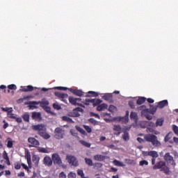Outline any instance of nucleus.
Returning a JSON list of instances; mask_svg holds the SVG:
<instances>
[{"label": "nucleus", "instance_id": "obj_58", "mask_svg": "<svg viewBox=\"0 0 178 178\" xmlns=\"http://www.w3.org/2000/svg\"><path fill=\"white\" fill-rule=\"evenodd\" d=\"M8 148H12L13 147V142L12 140H8L7 143Z\"/></svg>", "mask_w": 178, "mask_h": 178}, {"label": "nucleus", "instance_id": "obj_40", "mask_svg": "<svg viewBox=\"0 0 178 178\" xmlns=\"http://www.w3.org/2000/svg\"><path fill=\"white\" fill-rule=\"evenodd\" d=\"M145 124H146V126H148L149 127H152V128L156 127V124L151 121H146Z\"/></svg>", "mask_w": 178, "mask_h": 178}, {"label": "nucleus", "instance_id": "obj_3", "mask_svg": "<svg viewBox=\"0 0 178 178\" xmlns=\"http://www.w3.org/2000/svg\"><path fill=\"white\" fill-rule=\"evenodd\" d=\"M144 139L145 141H147V143H151L153 147H161L162 144L159 140H158V137L154 134H146L144 136Z\"/></svg>", "mask_w": 178, "mask_h": 178}, {"label": "nucleus", "instance_id": "obj_23", "mask_svg": "<svg viewBox=\"0 0 178 178\" xmlns=\"http://www.w3.org/2000/svg\"><path fill=\"white\" fill-rule=\"evenodd\" d=\"M150 108L149 109V112L151 113V115H155V112H156V109H158V106H152L149 105Z\"/></svg>", "mask_w": 178, "mask_h": 178}, {"label": "nucleus", "instance_id": "obj_17", "mask_svg": "<svg viewBox=\"0 0 178 178\" xmlns=\"http://www.w3.org/2000/svg\"><path fill=\"white\" fill-rule=\"evenodd\" d=\"M105 109H108V104H106L105 103L99 104L97 107V111H98V112H101L102 111H105Z\"/></svg>", "mask_w": 178, "mask_h": 178}, {"label": "nucleus", "instance_id": "obj_52", "mask_svg": "<svg viewBox=\"0 0 178 178\" xmlns=\"http://www.w3.org/2000/svg\"><path fill=\"white\" fill-rule=\"evenodd\" d=\"M53 108L54 109H56L57 111H60V109H62V107L58 104H53Z\"/></svg>", "mask_w": 178, "mask_h": 178}, {"label": "nucleus", "instance_id": "obj_4", "mask_svg": "<svg viewBox=\"0 0 178 178\" xmlns=\"http://www.w3.org/2000/svg\"><path fill=\"white\" fill-rule=\"evenodd\" d=\"M68 101L70 104H71L72 105H74V106H81V108H86L84 105L80 103L81 102V98H76V97L70 96L68 97Z\"/></svg>", "mask_w": 178, "mask_h": 178}, {"label": "nucleus", "instance_id": "obj_64", "mask_svg": "<svg viewBox=\"0 0 178 178\" xmlns=\"http://www.w3.org/2000/svg\"><path fill=\"white\" fill-rule=\"evenodd\" d=\"M15 121L17 122V123H22V122H23V120H22V118L19 117V118H15Z\"/></svg>", "mask_w": 178, "mask_h": 178}, {"label": "nucleus", "instance_id": "obj_46", "mask_svg": "<svg viewBox=\"0 0 178 178\" xmlns=\"http://www.w3.org/2000/svg\"><path fill=\"white\" fill-rule=\"evenodd\" d=\"M144 165L145 166H148V162L147 161V160H143L139 162L140 166H144Z\"/></svg>", "mask_w": 178, "mask_h": 178}, {"label": "nucleus", "instance_id": "obj_45", "mask_svg": "<svg viewBox=\"0 0 178 178\" xmlns=\"http://www.w3.org/2000/svg\"><path fill=\"white\" fill-rule=\"evenodd\" d=\"M156 127H158V126H162L163 124V120L161 119H158L156 122Z\"/></svg>", "mask_w": 178, "mask_h": 178}, {"label": "nucleus", "instance_id": "obj_22", "mask_svg": "<svg viewBox=\"0 0 178 178\" xmlns=\"http://www.w3.org/2000/svg\"><path fill=\"white\" fill-rule=\"evenodd\" d=\"M95 161H98L99 162H102L104 159H105V156L101 155V154H97L94 156Z\"/></svg>", "mask_w": 178, "mask_h": 178}, {"label": "nucleus", "instance_id": "obj_42", "mask_svg": "<svg viewBox=\"0 0 178 178\" xmlns=\"http://www.w3.org/2000/svg\"><path fill=\"white\" fill-rule=\"evenodd\" d=\"M94 102H95L94 99H86V100H85V104L87 106L90 105V103L93 104Z\"/></svg>", "mask_w": 178, "mask_h": 178}, {"label": "nucleus", "instance_id": "obj_11", "mask_svg": "<svg viewBox=\"0 0 178 178\" xmlns=\"http://www.w3.org/2000/svg\"><path fill=\"white\" fill-rule=\"evenodd\" d=\"M28 142L30 143V144H32V147H37L40 146V141L35 138H29Z\"/></svg>", "mask_w": 178, "mask_h": 178}, {"label": "nucleus", "instance_id": "obj_18", "mask_svg": "<svg viewBox=\"0 0 178 178\" xmlns=\"http://www.w3.org/2000/svg\"><path fill=\"white\" fill-rule=\"evenodd\" d=\"M33 90L34 87L29 85L27 87H23L22 89H20V91H22L23 92H29V91H33Z\"/></svg>", "mask_w": 178, "mask_h": 178}, {"label": "nucleus", "instance_id": "obj_48", "mask_svg": "<svg viewBox=\"0 0 178 178\" xmlns=\"http://www.w3.org/2000/svg\"><path fill=\"white\" fill-rule=\"evenodd\" d=\"M83 127L87 133H91L92 131V129L88 125H83Z\"/></svg>", "mask_w": 178, "mask_h": 178}, {"label": "nucleus", "instance_id": "obj_12", "mask_svg": "<svg viewBox=\"0 0 178 178\" xmlns=\"http://www.w3.org/2000/svg\"><path fill=\"white\" fill-rule=\"evenodd\" d=\"M70 92H72L74 95H76L77 97H83L84 95V92L80 90H74L73 88H68Z\"/></svg>", "mask_w": 178, "mask_h": 178}, {"label": "nucleus", "instance_id": "obj_29", "mask_svg": "<svg viewBox=\"0 0 178 178\" xmlns=\"http://www.w3.org/2000/svg\"><path fill=\"white\" fill-rule=\"evenodd\" d=\"M173 137V133L172 132H169L164 138L165 143H168L170 138Z\"/></svg>", "mask_w": 178, "mask_h": 178}, {"label": "nucleus", "instance_id": "obj_53", "mask_svg": "<svg viewBox=\"0 0 178 178\" xmlns=\"http://www.w3.org/2000/svg\"><path fill=\"white\" fill-rule=\"evenodd\" d=\"M14 166H15V169H16V170H19V169L22 168V164H20V163H15Z\"/></svg>", "mask_w": 178, "mask_h": 178}, {"label": "nucleus", "instance_id": "obj_14", "mask_svg": "<svg viewBox=\"0 0 178 178\" xmlns=\"http://www.w3.org/2000/svg\"><path fill=\"white\" fill-rule=\"evenodd\" d=\"M32 119L33 120H41L42 119V118L41 117V113L33 112L32 113Z\"/></svg>", "mask_w": 178, "mask_h": 178}, {"label": "nucleus", "instance_id": "obj_9", "mask_svg": "<svg viewBox=\"0 0 178 178\" xmlns=\"http://www.w3.org/2000/svg\"><path fill=\"white\" fill-rule=\"evenodd\" d=\"M54 95H56V97H58V98H60L61 101H63V102H65V104H67V100L66 99V98H68L69 95L65 93H60V92H55Z\"/></svg>", "mask_w": 178, "mask_h": 178}, {"label": "nucleus", "instance_id": "obj_37", "mask_svg": "<svg viewBox=\"0 0 178 178\" xmlns=\"http://www.w3.org/2000/svg\"><path fill=\"white\" fill-rule=\"evenodd\" d=\"M95 102H93L92 106H98L99 105V104H102V100L100 99H94Z\"/></svg>", "mask_w": 178, "mask_h": 178}, {"label": "nucleus", "instance_id": "obj_63", "mask_svg": "<svg viewBox=\"0 0 178 178\" xmlns=\"http://www.w3.org/2000/svg\"><path fill=\"white\" fill-rule=\"evenodd\" d=\"M59 178H66V174H65V172H61L60 173Z\"/></svg>", "mask_w": 178, "mask_h": 178}, {"label": "nucleus", "instance_id": "obj_36", "mask_svg": "<svg viewBox=\"0 0 178 178\" xmlns=\"http://www.w3.org/2000/svg\"><path fill=\"white\" fill-rule=\"evenodd\" d=\"M112 97V94H106L103 96V99L105 101H111Z\"/></svg>", "mask_w": 178, "mask_h": 178}, {"label": "nucleus", "instance_id": "obj_27", "mask_svg": "<svg viewBox=\"0 0 178 178\" xmlns=\"http://www.w3.org/2000/svg\"><path fill=\"white\" fill-rule=\"evenodd\" d=\"M22 119L24 120V122H30V114L29 113H25L22 115Z\"/></svg>", "mask_w": 178, "mask_h": 178}, {"label": "nucleus", "instance_id": "obj_55", "mask_svg": "<svg viewBox=\"0 0 178 178\" xmlns=\"http://www.w3.org/2000/svg\"><path fill=\"white\" fill-rule=\"evenodd\" d=\"M90 116H93L94 118H96L97 119H101V116H99V115H98L94 112H90Z\"/></svg>", "mask_w": 178, "mask_h": 178}, {"label": "nucleus", "instance_id": "obj_1", "mask_svg": "<svg viewBox=\"0 0 178 178\" xmlns=\"http://www.w3.org/2000/svg\"><path fill=\"white\" fill-rule=\"evenodd\" d=\"M32 130L38 131V134L44 140H48L51 138V135L47 133V127L44 124L32 125Z\"/></svg>", "mask_w": 178, "mask_h": 178}, {"label": "nucleus", "instance_id": "obj_7", "mask_svg": "<svg viewBox=\"0 0 178 178\" xmlns=\"http://www.w3.org/2000/svg\"><path fill=\"white\" fill-rule=\"evenodd\" d=\"M164 161L168 164V165H176V163H175V159H173V156L170 155V153L168 152L165 153L163 156Z\"/></svg>", "mask_w": 178, "mask_h": 178}, {"label": "nucleus", "instance_id": "obj_19", "mask_svg": "<svg viewBox=\"0 0 178 178\" xmlns=\"http://www.w3.org/2000/svg\"><path fill=\"white\" fill-rule=\"evenodd\" d=\"M138 110L141 111L142 115H144V113H147V112H149V108H147V106L145 105H142L139 106Z\"/></svg>", "mask_w": 178, "mask_h": 178}, {"label": "nucleus", "instance_id": "obj_32", "mask_svg": "<svg viewBox=\"0 0 178 178\" xmlns=\"http://www.w3.org/2000/svg\"><path fill=\"white\" fill-rule=\"evenodd\" d=\"M113 165H115V166H122V167L125 166V165L122 162L116 159H115L113 161Z\"/></svg>", "mask_w": 178, "mask_h": 178}, {"label": "nucleus", "instance_id": "obj_34", "mask_svg": "<svg viewBox=\"0 0 178 178\" xmlns=\"http://www.w3.org/2000/svg\"><path fill=\"white\" fill-rule=\"evenodd\" d=\"M122 138L124 141H129L130 140V137L129 136V132L127 131H124L122 135Z\"/></svg>", "mask_w": 178, "mask_h": 178}, {"label": "nucleus", "instance_id": "obj_43", "mask_svg": "<svg viewBox=\"0 0 178 178\" xmlns=\"http://www.w3.org/2000/svg\"><path fill=\"white\" fill-rule=\"evenodd\" d=\"M8 118H9V119H15V120H16V116H15V114L12 113V111H8Z\"/></svg>", "mask_w": 178, "mask_h": 178}, {"label": "nucleus", "instance_id": "obj_28", "mask_svg": "<svg viewBox=\"0 0 178 178\" xmlns=\"http://www.w3.org/2000/svg\"><path fill=\"white\" fill-rule=\"evenodd\" d=\"M26 161H27V163L29 165V168L30 169H31V168H33V166L31 165V155H30V154H26Z\"/></svg>", "mask_w": 178, "mask_h": 178}, {"label": "nucleus", "instance_id": "obj_33", "mask_svg": "<svg viewBox=\"0 0 178 178\" xmlns=\"http://www.w3.org/2000/svg\"><path fill=\"white\" fill-rule=\"evenodd\" d=\"M64 122H67V123H74V121H73V120L66 115L63 116L62 118Z\"/></svg>", "mask_w": 178, "mask_h": 178}, {"label": "nucleus", "instance_id": "obj_20", "mask_svg": "<svg viewBox=\"0 0 178 178\" xmlns=\"http://www.w3.org/2000/svg\"><path fill=\"white\" fill-rule=\"evenodd\" d=\"M113 130L114 131H117V133H114V134H116V136H119L120 133H122V127L120 125H114Z\"/></svg>", "mask_w": 178, "mask_h": 178}, {"label": "nucleus", "instance_id": "obj_38", "mask_svg": "<svg viewBox=\"0 0 178 178\" xmlns=\"http://www.w3.org/2000/svg\"><path fill=\"white\" fill-rule=\"evenodd\" d=\"M151 113L150 112L145 113L144 114H142L147 120H152V115H149Z\"/></svg>", "mask_w": 178, "mask_h": 178}, {"label": "nucleus", "instance_id": "obj_31", "mask_svg": "<svg viewBox=\"0 0 178 178\" xmlns=\"http://www.w3.org/2000/svg\"><path fill=\"white\" fill-rule=\"evenodd\" d=\"M146 99H147L145 97H139L136 101L137 105H143V104L145 102Z\"/></svg>", "mask_w": 178, "mask_h": 178}, {"label": "nucleus", "instance_id": "obj_54", "mask_svg": "<svg viewBox=\"0 0 178 178\" xmlns=\"http://www.w3.org/2000/svg\"><path fill=\"white\" fill-rule=\"evenodd\" d=\"M172 130L175 134H177V136H178V127L177 125H172Z\"/></svg>", "mask_w": 178, "mask_h": 178}, {"label": "nucleus", "instance_id": "obj_56", "mask_svg": "<svg viewBox=\"0 0 178 178\" xmlns=\"http://www.w3.org/2000/svg\"><path fill=\"white\" fill-rule=\"evenodd\" d=\"M129 105L131 109H134L136 108V104H134V102L133 101H129Z\"/></svg>", "mask_w": 178, "mask_h": 178}, {"label": "nucleus", "instance_id": "obj_21", "mask_svg": "<svg viewBox=\"0 0 178 178\" xmlns=\"http://www.w3.org/2000/svg\"><path fill=\"white\" fill-rule=\"evenodd\" d=\"M130 119L131 120H135V122H137L138 120V115H137V113L136 112H131L130 113Z\"/></svg>", "mask_w": 178, "mask_h": 178}, {"label": "nucleus", "instance_id": "obj_30", "mask_svg": "<svg viewBox=\"0 0 178 178\" xmlns=\"http://www.w3.org/2000/svg\"><path fill=\"white\" fill-rule=\"evenodd\" d=\"M79 143H80V144H81L84 147H86L87 148H90V147H91V143H88L86 140H79Z\"/></svg>", "mask_w": 178, "mask_h": 178}, {"label": "nucleus", "instance_id": "obj_44", "mask_svg": "<svg viewBox=\"0 0 178 178\" xmlns=\"http://www.w3.org/2000/svg\"><path fill=\"white\" fill-rule=\"evenodd\" d=\"M70 134L74 137H77V136H79V134L77 133V131H76V129H70Z\"/></svg>", "mask_w": 178, "mask_h": 178}, {"label": "nucleus", "instance_id": "obj_50", "mask_svg": "<svg viewBox=\"0 0 178 178\" xmlns=\"http://www.w3.org/2000/svg\"><path fill=\"white\" fill-rule=\"evenodd\" d=\"M90 123H92V124H94L95 126H97L98 124V121L95 120L94 118H90L88 120Z\"/></svg>", "mask_w": 178, "mask_h": 178}, {"label": "nucleus", "instance_id": "obj_26", "mask_svg": "<svg viewBox=\"0 0 178 178\" xmlns=\"http://www.w3.org/2000/svg\"><path fill=\"white\" fill-rule=\"evenodd\" d=\"M32 161L35 165H38V163L40 162V156L37 155H33L32 157Z\"/></svg>", "mask_w": 178, "mask_h": 178}, {"label": "nucleus", "instance_id": "obj_15", "mask_svg": "<svg viewBox=\"0 0 178 178\" xmlns=\"http://www.w3.org/2000/svg\"><path fill=\"white\" fill-rule=\"evenodd\" d=\"M168 105H169L168 100H163L158 103L157 107L162 109L163 108H165V106H168Z\"/></svg>", "mask_w": 178, "mask_h": 178}, {"label": "nucleus", "instance_id": "obj_57", "mask_svg": "<svg viewBox=\"0 0 178 178\" xmlns=\"http://www.w3.org/2000/svg\"><path fill=\"white\" fill-rule=\"evenodd\" d=\"M8 90H16L17 87H16V85L11 84L8 86Z\"/></svg>", "mask_w": 178, "mask_h": 178}, {"label": "nucleus", "instance_id": "obj_62", "mask_svg": "<svg viewBox=\"0 0 178 178\" xmlns=\"http://www.w3.org/2000/svg\"><path fill=\"white\" fill-rule=\"evenodd\" d=\"M76 173H73V172H70L69 175H68V177L69 178H76Z\"/></svg>", "mask_w": 178, "mask_h": 178}, {"label": "nucleus", "instance_id": "obj_35", "mask_svg": "<svg viewBox=\"0 0 178 178\" xmlns=\"http://www.w3.org/2000/svg\"><path fill=\"white\" fill-rule=\"evenodd\" d=\"M85 162L88 166H94V163L91 159L85 158Z\"/></svg>", "mask_w": 178, "mask_h": 178}, {"label": "nucleus", "instance_id": "obj_24", "mask_svg": "<svg viewBox=\"0 0 178 178\" xmlns=\"http://www.w3.org/2000/svg\"><path fill=\"white\" fill-rule=\"evenodd\" d=\"M49 102L47 99H44L42 100L41 102H40V106L42 108H44V107L49 106Z\"/></svg>", "mask_w": 178, "mask_h": 178}, {"label": "nucleus", "instance_id": "obj_5", "mask_svg": "<svg viewBox=\"0 0 178 178\" xmlns=\"http://www.w3.org/2000/svg\"><path fill=\"white\" fill-rule=\"evenodd\" d=\"M65 137V129L57 127L54 130V138H56V140H62Z\"/></svg>", "mask_w": 178, "mask_h": 178}, {"label": "nucleus", "instance_id": "obj_59", "mask_svg": "<svg viewBox=\"0 0 178 178\" xmlns=\"http://www.w3.org/2000/svg\"><path fill=\"white\" fill-rule=\"evenodd\" d=\"M116 108V107L113 105H110L109 108H108V111L109 112H113V111H115V109Z\"/></svg>", "mask_w": 178, "mask_h": 178}, {"label": "nucleus", "instance_id": "obj_60", "mask_svg": "<svg viewBox=\"0 0 178 178\" xmlns=\"http://www.w3.org/2000/svg\"><path fill=\"white\" fill-rule=\"evenodd\" d=\"M146 131H147V133H154V128L148 127H147Z\"/></svg>", "mask_w": 178, "mask_h": 178}, {"label": "nucleus", "instance_id": "obj_47", "mask_svg": "<svg viewBox=\"0 0 178 178\" xmlns=\"http://www.w3.org/2000/svg\"><path fill=\"white\" fill-rule=\"evenodd\" d=\"M54 90H63V91H66V90H69V88H67L66 87H62V86L54 87Z\"/></svg>", "mask_w": 178, "mask_h": 178}, {"label": "nucleus", "instance_id": "obj_51", "mask_svg": "<svg viewBox=\"0 0 178 178\" xmlns=\"http://www.w3.org/2000/svg\"><path fill=\"white\" fill-rule=\"evenodd\" d=\"M77 175L79 176H81V178H83L84 177V171H83V170L79 169L77 170Z\"/></svg>", "mask_w": 178, "mask_h": 178}, {"label": "nucleus", "instance_id": "obj_6", "mask_svg": "<svg viewBox=\"0 0 178 178\" xmlns=\"http://www.w3.org/2000/svg\"><path fill=\"white\" fill-rule=\"evenodd\" d=\"M51 159L54 165H58V166L62 165V159L58 153H54L51 155Z\"/></svg>", "mask_w": 178, "mask_h": 178}, {"label": "nucleus", "instance_id": "obj_41", "mask_svg": "<svg viewBox=\"0 0 178 178\" xmlns=\"http://www.w3.org/2000/svg\"><path fill=\"white\" fill-rule=\"evenodd\" d=\"M88 94H90V95H86V97H98V93L94 91H89Z\"/></svg>", "mask_w": 178, "mask_h": 178}, {"label": "nucleus", "instance_id": "obj_61", "mask_svg": "<svg viewBox=\"0 0 178 178\" xmlns=\"http://www.w3.org/2000/svg\"><path fill=\"white\" fill-rule=\"evenodd\" d=\"M44 111H45V112H51V107L48 106H45L43 108Z\"/></svg>", "mask_w": 178, "mask_h": 178}, {"label": "nucleus", "instance_id": "obj_2", "mask_svg": "<svg viewBox=\"0 0 178 178\" xmlns=\"http://www.w3.org/2000/svg\"><path fill=\"white\" fill-rule=\"evenodd\" d=\"M154 170H160L161 172H163L165 175H170V170L169 167L166 165V161H160L153 165Z\"/></svg>", "mask_w": 178, "mask_h": 178}, {"label": "nucleus", "instance_id": "obj_8", "mask_svg": "<svg viewBox=\"0 0 178 178\" xmlns=\"http://www.w3.org/2000/svg\"><path fill=\"white\" fill-rule=\"evenodd\" d=\"M67 161H68V163L72 165V166H79V161H77V159L74 156H67Z\"/></svg>", "mask_w": 178, "mask_h": 178}, {"label": "nucleus", "instance_id": "obj_39", "mask_svg": "<svg viewBox=\"0 0 178 178\" xmlns=\"http://www.w3.org/2000/svg\"><path fill=\"white\" fill-rule=\"evenodd\" d=\"M38 151V152H42V154H48V152H49V151H48V149H47L45 147H39Z\"/></svg>", "mask_w": 178, "mask_h": 178}, {"label": "nucleus", "instance_id": "obj_10", "mask_svg": "<svg viewBox=\"0 0 178 178\" xmlns=\"http://www.w3.org/2000/svg\"><path fill=\"white\" fill-rule=\"evenodd\" d=\"M149 156H152V165H155V163L156 161V158L159 156V154H158V152L156 151H150L149 153Z\"/></svg>", "mask_w": 178, "mask_h": 178}, {"label": "nucleus", "instance_id": "obj_13", "mask_svg": "<svg viewBox=\"0 0 178 178\" xmlns=\"http://www.w3.org/2000/svg\"><path fill=\"white\" fill-rule=\"evenodd\" d=\"M52 159H51V157L46 156H44V159H43V163L44 165H45V166H51L52 165Z\"/></svg>", "mask_w": 178, "mask_h": 178}, {"label": "nucleus", "instance_id": "obj_16", "mask_svg": "<svg viewBox=\"0 0 178 178\" xmlns=\"http://www.w3.org/2000/svg\"><path fill=\"white\" fill-rule=\"evenodd\" d=\"M26 105H29V108H34L35 109H37L38 108L35 105H40V101L35 102V101H31L29 103H26Z\"/></svg>", "mask_w": 178, "mask_h": 178}, {"label": "nucleus", "instance_id": "obj_25", "mask_svg": "<svg viewBox=\"0 0 178 178\" xmlns=\"http://www.w3.org/2000/svg\"><path fill=\"white\" fill-rule=\"evenodd\" d=\"M75 129L77 130V131H79L81 134H83V136H87V133L83 128L80 127V126L76 125Z\"/></svg>", "mask_w": 178, "mask_h": 178}, {"label": "nucleus", "instance_id": "obj_49", "mask_svg": "<svg viewBox=\"0 0 178 178\" xmlns=\"http://www.w3.org/2000/svg\"><path fill=\"white\" fill-rule=\"evenodd\" d=\"M121 122H123L124 123H128L129 122V116H124L120 118Z\"/></svg>", "mask_w": 178, "mask_h": 178}]
</instances>
